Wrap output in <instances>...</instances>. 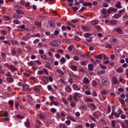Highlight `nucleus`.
Masks as SVG:
<instances>
[{"label":"nucleus","mask_w":128,"mask_h":128,"mask_svg":"<svg viewBox=\"0 0 128 128\" xmlns=\"http://www.w3.org/2000/svg\"><path fill=\"white\" fill-rule=\"evenodd\" d=\"M117 21L115 20H110V23L112 25H116L117 24Z\"/></svg>","instance_id":"nucleus-3"},{"label":"nucleus","mask_w":128,"mask_h":128,"mask_svg":"<svg viewBox=\"0 0 128 128\" xmlns=\"http://www.w3.org/2000/svg\"><path fill=\"white\" fill-rule=\"evenodd\" d=\"M88 69L90 71H92L93 70V68L94 66L93 64H90L88 65Z\"/></svg>","instance_id":"nucleus-7"},{"label":"nucleus","mask_w":128,"mask_h":128,"mask_svg":"<svg viewBox=\"0 0 128 128\" xmlns=\"http://www.w3.org/2000/svg\"><path fill=\"white\" fill-rule=\"evenodd\" d=\"M65 42H64L67 44H69L70 43V40L68 39H66L64 40Z\"/></svg>","instance_id":"nucleus-35"},{"label":"nucleus","mask_w":128,"mask_h":128,"mask_svg":"<svg viewBox=\"0 0 128 128\" xmlns=\"http://www.w3.org/2000/svg\"><path fill=\"white\" fill-rule=\"evenodd\" d=\"M15 105L16 108L17 109L19 106V103L17 101H16L15 102Z\"/></svg>","instance_id":"nucleus-38"},{"label":"nucleus","mask_w":128,"mask_h":128,"mask_svg":"<svg viewBox=\"0 0 128 128\" xmlns=\"http://www.w3.org/2000/svg\"><path fill=\"white\" fill-rule=\"evenodd\" d=\"M13 22L14 23L16 24H18L20 23L19 21L16 20H14L13 21Z\"/></svg>","instance_id":"nucleus-54"},{"label":"nucleus","mask_w":128,"mask_h":128,"mask_svg":"<svg viewBox=\"0 0 128 128\" xmlns=\"http://www.w3.org/2000/svg\"><path fill=\"white\" fill-rule=\"evenodd\" d=\"M104 15H106V9H102L100 11Z\"/></svg>","instance_id":"nucleus-25"},{"label":"nucleus","mask_w":128,"mask_h":128,"mask_svg":"<svg viewBox=\"0 0 128 128\" xmlns=\"http://www.w3.org/2000/svg\"><path fill=\"white\" fill-rule=\"evenodd\" d=\"M70 67L73 70L76 71L77 70V67L76 66L71 65Z\"/></svg>","instance_id":"nucleus-18"},{"label":"nucleus","mask_w":128,"mask_h":128,"mask_svg":"<svg viewBox=\"0 0 128 128\" xmlns=\"http://www.w3.org/2000/svg\"><path fill=\"white\" fill-rule=\"evenodd\" d=\"M73 98H74V100L76 102L78 101V100L77 99V96L75 95L74 94L73 96Z\"/></svg>","instance_id":"nucleus-61"},{"label":"nucleus","mask_w":128,"mask_h":128,"mask_svg":"<svg viewBox=\"0 0 128 128\" xmlns=\"http://www.w3.org/2000/svg\"><path fill=\"white\" fill-rule=\"evenodd\" d=\"M82 28L86 31H90V28L85 26H83L82 27Z\"/></svg>","instance_id":"nucleus-21"},{"label":"nucleus","mask_w":128,"mask_h":128,"mask_svg":"<svg viewBox=\"0 0 128 128\" xmlns=\"http://www.w3.org/2000/svg\"><path fill=\"white\" fill-rule=\"evenodd\" d=\"M74 95L77 97H78L79 98L81 97L82 96V95L81 94L78 93H75Z\"/></svg>","instance_id":"nucleus-40"},{"label":"nucleus","mask_w":128,"mask_h":128,"mask_svg":"<svg viewBox=\"0 0 128 128\" xmlns=\"http://www.w3.org/2000/svg\"><path fill=\"white\" fill-rule=\"evenodd\" d=\"M62 31L67 30L66 28L64 26H63L62 27Z\"/></svg>","instance_id":"nucleus-64"},{"label":"nucleus","mask_w":128,"mask_h":128,"mask_svg":"<svg viewBox=\"0 0 128 128\" xmlns=\"http://www.w3.org/2000/svg\"><path fill=\"white\" fill-rule=\"evenodd\" d=\"M58 42H57L56 40H54L52 41L51 42H50V44L52 46L56 47L58 46Z\"/></svg>","instance_id":"nucleus-2"},{"label":"nucleus","mask_w":128,"mask_h":128,"mask_svg":"<svg viewBox=\"0 0 128 128\" xmlns=\"http://www.w3.org/2000/svg\"><path fill=\"white\" fill-rule=\"evenodd\" d=\"M12 53L14 55L16 54V51L14 49V48H12Z\"/></svg>","instance_id":"nucleus-43"},{"label":"nucleus","mask_w":128,"mask_h":128,"mask_svg":"<svg viewBox=\"0 0 128 128\" xmlns=\"http://www.w3.org/2000/svg\"><path fill=\"white\" fill-rule=\"evenodd\" d=\"M3 114L4 116L6 117H7L8 116V114L7 112H5Z\"/></svg>","instance_id":"nucleus-60"},{"label":"nucleus","mask_w":128,"mask_h":128,"mask_svg":"<svg viewBox=\"0 0 128 128\" xmlns=\"http://www.w3.org/2000/svg\"><path fill=\"white\" fill-rule=\"evenodd\" d=\"M43 80L45 84H47L48 82V79L47 77L45 76L43 78Z\"/></svg>","instance_id":"nucleus-12"},{"label":"nucleus","mask_w":128,"mask_h":128,"mask_svg":"<svg viewBox=\"0 0 128 128\" xmlns=\"http://www.w3.org/2000/svg\"><path fill=\"white\" fill-rule=\"evenodd\" d=\"M83 90L84 92L88 90H89V88L87 86H84L83 87Z\"/></svg>","instance_id":"nucleus-31"},{"label":"nucleus","mask_w":128,"mask_h":128,"mask_svg":"<svg viewBox=\"0 0 128 128\" xmlns=\"http://www.w3.org/2000/svg\"><path fill=\"white\" fill-rule=\"evenodd\" d=\"M56 71L57 72L59 73L62 75H63L64 74V72L63 71L58 69Z\"/></svg>","instance_id":"nucleus-41"},{"label":"nucleus","mask_w":128,"mask_h":128,"mask_svg":"<svg viewBox=\"0 0 128 128\" xmlns=\"http://www.w3.org/2000/svg\"><path fill=\"white\" fill-rule=\"evenodd\" d=\"M6 64L7 65V66L11 70L12 72H14L16 70H17V68H15L12 65H10L9 67L8 66V65Z\"/></svg>","instance_id":"nucleus-4"},{"label":"nucleus","mask_w":128,"mask_h":128,"mask_svg":"<svg viewBox=\"0 0 128 128\" xmlns=\"http://www.w3.org/2000/svg\"><path fill=\"white\" fill-rule=\"evenodd\" d=\"M70 106L74 108L76 106V104L74 102H70Z\"/></svg>","instance_id":"nucleus-49"},{"label":"nucleus","mask_w":128,"mask_h":128,"mask_svg":"<svg viewBox=\"0 0 128 128\" xmlns=\"http://www.w3.org/2000/svg\"><path fill=\"white\" fill-rule=\"evenodd\" d=\"M92 63L96 65V64L98 63H100V61L98 60H96L95 61H94V60H92Z\"/></svg>","instance_id":"nucleus-33"},{"label":"nucleus","mask_w":128,"mask_h":128,"mask_svg":"<svg viewBox=\"0 0 128 128\" xmlns=\"http://www.w3.org/2000/svg\"><path fill=\"white\" fill-rule=\"evenodd\" d=\"M114 30H116L119 34H122L121 30L120 28H115Z\"/></svg>","instance_id":"nucleus-13"},{"label":"nucleus","mask_w":128,"mask_h":128,"mask_svg":"<svg viewBox=\"0 0 128 128\" xmlns=\"http://www.w3.org/2000/svg\"><path fill=\"white\" fill-rule=\"evenodd\" d=\"M9 104L12 106L14 105V102L12 100H10L8 102Z\"/></svg>","instance_id":"nucleus-56"},{"label":"nucleus","mask_w":128,"mask_h":128,"mask_svg":"<svg viewBox=\"0 0 128 128\" xmlns=\"http://www.w3.org/2000/svg\"><path fill=\"white\" fill-rule=\"evenodd\" d=\"M115 6L118 8H122V6L121 5L120 3V2H117L116 4L115 5Z\"/></svg>","instance_id":"nucleus-17"},{"label":"nucleus","mask_w":128,"mask_h":128,"mask_svg":"<svg viewBox=\"0 0 128 128\" xmlns=\"http://www.w3.org/2000/svg\"><path fill=\"white\" fill-rule=\"evenodd\" d=\"M112 126L113 127L112 128H113L116 126L115 123L116 122L115 120H113L112 121Z\"/></svg>","instance_id":"nucleus-36"},{"label":"nucleus","mask_w":128,"mask_h":128,"mask_svg":"<svg viewBox=\"0 0 128 128\" xmlns=\"http://www.w3.org/2000/svg\"><path fill=\"white\" fill-rule=\"evenodd\" d=\"M51 103H53V104L55 106H58L59 105V103L56 101L52 100L51 102Z\"/></svg>","instance_id":"nucleus-32"},{"label":"nucleus","mask_w":128,"mask_h":128,"mask_svg":"<svg viewBox=\"0 0 128 128\" xmlns=\"http://www.w3.org/2000/svg\"><path fill=\"white\" fill-rule=\"evenodd\" d=\"M73 89L76 90H79L80 89V86L79 87L77 85L74 84L72 85Z\"/></svg>","instance_id":"nucleus-5"},{"label":"nucleus","mask_w":128,"mask_h":128,"mask_svg":"<svg viewBox=\"0 0 128 128\" xmlns=\"http://www.w3.org/2000/svg\"><path fill=\"white\" fill-rule=\"evenodd\" d=\"M25 126L27 127H30V124L29 122L27 121L26 122H25Z\"/></svg>","instance_id":"nucleus-53"},{"label":"nucleus","mask_w":128,"mask_h":128,"mask_svg":"<svg viewBox=\"0 0 128 128\" xmlns=\"http://www.w3.org/2000/svg\"><path fill=\"white\" fill-rule=\"evenodd\" d=\"M50 111L54 113L56 112V110L55 108H52L51 109Z\"/></svg>","instance_id":"nucleus-58"},{"label":"nucleus","mask_w":128,"mask_h":128,"mask_svg":"<svg viewBox=\"0 0 128 128\" xmlns=\"http://www.w3.org/2000/svg\"><path fill=\"white\" fill-rule=\"evenodd\" d=\"M92 35L91 34L89 33H86L84 34V36L86 38H88Z\"/></svg>","instance_id":"nucleus-20"},{"label":"nucleus","mask_w":128,"mask_h":128,"mask_svg":"<svg viewBox=\"0 0 128 128\" xmlns=\"http://www.w3.org/2000/svg\"><path fill=\"white\" fill-rule=\"evenodd\" d=\"M100 120L102 122L103 124L105 125H106V122H105L104 120L102 118H101L100 119Z\"/></svg>","instance_id":"nucleus-48"},{"label":"nucleus","mask_w":128,"mask_h":128,"mask_svg":"<svg viewBox=\"0 0 128 128\" xmlns=\"http://www.w3.org/2000/svg\"><path fill=\"white\" fill-rule=\"evenodd\" d=\"M16 12L18 14H24V12L22 11H21L19 10H16Z\"/></svg>","instance_id":"nucleus-34"},{"label":"nucleus","mask_w":128,"mask_h":128,"mask_svg":"<svg viewBox=\"0 0 128 128\" xmlns=\"http://www.w3.org/2000/svg\"><path fill=\"white\" fill-rule=\"evenodd\" d=\"M94 58L96 59H102V56L101 54H100L98 55H95Z\"/></svg>","instance_id":"nucleus-14"},{"label":"nucleus","mask_w":128,"mask_h":128,"mask_svg":"<svg viewBox=\"0 0 128 128\" xmlns=\"http://www.w3.org/2000/svg\"><path fill=\"white\" fill-rule=\"evenodd\" d=\"M34 90L37 92H39L40 91V88L38 86H36L34 87Z\"/></svg>","instance_id":"nucleus-11"},{"label":"nucleus","mask_w":128,"mask_h":128,"mask_svg":"<svg viewBox=\"0 0 128 128\" xmlns=\"http://www.w3.org/2000/svg\"><path fill=\"white\" fill-rule=\"evenodd\" d=\"M66 60L64 57H62L60 60V61L61 63L62 64H64Z\"/></svg>","instance_id":"nucleus-26"},{"label":"nucleus","mask_w":128,"mask_h":128,"mask_svg":"<svg viewBox=\"0 0 128 128\" xmlns=\"http://www.w3.org/2000/svg\"><path fill=\"white\" fill-rule=\"evenodd\" d=\"M55 56L56 57L58 58H60V55L58 54H55Z\"/></svg>","instance_id":"nucleus-59"},{"label":"nucleus","mask_w":128,"mask_h":128,"mask_svg":"<svg viewBox=\"0 0 128 128\" xmlns=\"http://www.w3.org/2000/svg\"><path fill=\"white\" fill-rule=\"evenodd\" d=\"M76 128H83L82 125L77 124L76 126Z\"/></svg>","instance_id":"nucleus-57"},{"label":"nucleus","mask_w":128,"mask_h":128,"mask_svg":"<svg viewBox=\"0 0 128 128\" xmlns=\"http://www.w3.org/2000/svg\"><path fill=\"white\" fill-rule=\"evenodd\" d=\"M83 82L85 84L88 83L89 82V79L87 78H84Z\"/></svg>","instance_id":"nucleus-23"},{"label":"nucleus","mask_w":128,"mask_h":128,"mask_svg":"<svg viewBox=\"0 0 128 128\" xmlns=\"http://www.w3.org/2000/svg\"><path fill=\"white\" fill-rule=\"evenodd\" d=\"M36 126H39L40 124H42L38 120H36Z\"/></svg>","instance_id":"nucleus-51"},{"label":"nucleus","mask_w":128,"mask_h":128,"mask_svg":"<svg viewBox=\"0 0 128 128\" xmlns=\"http://www.w3.org/2000/svg\"><path fill=\"white\" fill-rule=\"evenodd\" d=\"M13 16L14 18L16 19H19L22 17V16L19 15H18L16 14H14Z\"/></svg>","instance_id":"nucleus-9"},{"label":"nucleus","mask_w":128,"mask_h":128,"mask_svg":"<svg viewBox=\"0 0 128 128\" xmlns=\"http://www.w3.org/2000/svg\"><path fill=\"white\" fill-rule=\"evenodd\" d=\"M28 65L30 66H33L35 64L34 62L33 61H31L28 63Z\"/></svg>","instance_id":"nucleus-30"},{"label":"nucleus","mask_w":128,"mask_h":128,"mask_svg":"<svg viewBox=\"0 0 128 128\" xmlns=\"http://www.w3.org/2000/svg\"><path fill=\"white\" fill-rule=\"evenodd\" d=\"M46 61L49 65L51 64L52 63V60L49 58H47L46 59Z\"/></svg>","instance_id":"nucleus-6"},{"label":"nucleus","mask_w":128,"mask_h":128,"mask_svg":"<svg viewBox=\"0 0 128 128\" xmlns=\"http://www.w3.org/2000/svg\"><path fill=\"white\" fill-rule=\"evenodd\" d=\"M74 47V46L73 45H72L70 46L68 48V49L70 51H72V48Z\"/></svg>","instance_id":"nucleus-46"},{"label":"nucleus","mask_w":128,"mask_h":128,"mask_svg":"<svg viewBox=\"0 0 128 128\" xmlns=\"http://www.w3.org/2000/svg\"><path fill=\"white\" fill-rule=\"evenodd\" d=\"M6 80L9 82H12L14 80L13 78L10 77L7 78Z\"/></svg>","instance_id":"nucleus-22"},{"label":"nucleus","mask_w":128,"mask_h":128,"mask_svg":"<svg viewBox=\"0 0 128 128\" xmlns=\"http://www.w3.org/2000/svg\"><path fill=\"white\" fill-rule=\"evenodd\" d=\"M92 86L96 87V86L98 85L97 82L94 80H93L92 82Z\"/></svg>","instance_id":"nucleus-24"},{"label":"nucleus","mask_w":128,"mask_h":128,"mask_svg":"<svg viewBox=\"0 0 128 128\" xmlns=\"http://www.w3.org/2000/svg\"><path fill=\"white\" fill-rule=\"evenodd\" d=\"M83 5L84 6H90L92 5V4L90 2H84L83 3Z\"/></svg>","instance_id":"nucleus-8"},{"label":"nucleus","mask_w":128,"mask_h":128,"mask_svg":"<svg viewBox=\"0 0 128 128\" xmlns=\"http://www.w3.org/2000/svg\"><path fill=\"white\" fill-rule=\"evenodd\" d=\"M120 14H114V16L116 18H118L121 16Z\"/></svg>","instance_id":"nucleus-27"},{"label":"nucleus","mask_w":128,"mask_h":128,"mask_svg":"<svg viewBox=\"0 0 128 128\" xmlns=\"http://www.w3.org/2000/svg\"><path fill=\"white\" fill-rule=\"evenodd\" d=\"M123 70V69L121 67L119 68L118 70H116V72L118 73L122 72Z\"/></svg>","instance_id":"nucleus-29"},{"label":"nucleus","mask_w":128,"mask_h":128,"mask_svg":"<svg viewBox=\"0 0 128 128\" xmlns=\"http://www.w3.org/2000/svg\"><path fill=\"white\" fill-rule=\"evenodd\" d=\"M68 99L69 101L71 102L72 101L73 98L72 96L70 95L69 96V97L68 98Z\"/></svg>","instance_id":"nucleus-45"},{"label":"nucleus","mask_w":128,"mask_h":128,"mask_svg":"<svg viewBox=\"0 0 128 128\" xmlns=\"http://www.w3.org/2000/svg\"><path fill=\"white\" fill-rule=\"evenodd\" d=\"M102 82L103 85L106 86H108L110 84L109 81L107 79H103L102 80Z\"/></svg>","instance_id":"nucleus-1"},{"label":"nucleus","mask_w":128,"mask_h":128,"mask_svg":"<svg viewBox=\"0 0 128 128\" xmlns=\"http://www.w3.org/2000/svg\"><path fill=\"white\" fill-rule=\"evenodd\" d=\"M50 26L52 27H54L55 26V24L51 20H49L48 22Z\"/></svg>","instance_id":"nucleus-15"},{"label":"nucleus","mask_w":128,"mask_h":128,"mask_svg":"<svg viewBox=\"0 0 128 128\" xmlns=\"http://www.w3.org/2000/svg\"><path fill=\"white\" fill-rule=\"evenodd\" d=\"M74 39L75 40L77 41H79L80 40V38L77 36H75L74 38Z\"/></svg>","instance_id":"nucleus-62"},{"label":"nucleus","mask_w":128,"mask_h":128,"mask_svg":"<svg viewBox=\"0 0 128 128\" xmlns=\"http://www.w3.org/2000/svg\"><path fill=\"white\" fill-rule=\"evenodd\" d=\"M73 52L77 54H81L82 53V52L81 51L79 50L78 49H77L76 50L74 49V50Z\"/></svg>","instance_id":"nucleus-19"},{"label":"nucleus","mask_w":128,"mask_h":128,"mask_svg":"<svg viewBox=\"0 0 128 128\" xmlns=\"http://www.w3.org/2000/svg\"><path fill=\"white\" fill-rule=\"evenodd\" d=\"M106 48H112L111 46L109 44H106L105 46Z\"/></svg>","instance_id":"nucleus-47"},{"label":"nucleus","mask_w":128,"mask_h":128,"mask_svg":"<svg viewBox=\"0 0 128 128\" xmlns=\"http://www.w3.org/2000/svg\"><path fill=\"white\" fill-rule=\"evenodd\" d=\"M100 66L102 69H106V67L105 66L102 65L101 64H100Z\"/></svg>","instance_id":"nucleus-50"},{"label":"nucleus","mask_w":128,"mask_h":128,"mask_svg":"<svg viewBox=\"0 0 128 128\" xmlns=\"http://www.w3.org/2000/svg\"><path fill=\"white\" fill-rule=\"evenodd\" d=\"M100 93L102 95H104L105 94H108L106 90H102L100 92Z\"/></svg>","instance_id":"nucleus-16"},{"label":"nucleus","mask_w":128,"mask_h":128,"mask_svg":"<svg viewBox=\"0 0 128 128\" xmlns=\"http://www.w3.org/2000/svg\"><path fill=\"white\" fill-rule=\"evenodd\" d=\"M92 24L93 25H96L97 24L98 22L96 20H93L92 22Z\"/></svg>","instance_id":"nucleus-55"},{"label":"nucleus","mask_w":128,"mask_h":128,"mask_svg":"<svg viewBox=\"0 0 128 128\" xmlns=\"http://www.w3.org/2000/svg\"><path fill=\"white\" fill-rule=\"evenodd\" d=\"M105 72V71L104 70H102L99 72H98V74H104Z\"/></svg>","instance_id":"nucleus-44"},{"label":"nucleus","mask_w":128,"mask_h":128,"mask_svg":"<svg viewBox=\"0 0 128 128\" xmlns=\"http://www.w3.org/2000/svg\"><path fill=\"white\" fill-rule=\"evenodd\" d=\"M3 18L4 20H10V17L9 16H4Z\"/></svg>","instance_id":"nucleus-39"},{"label":"nucleus","mask_w":128,"mask_h":128,"mask_svg":"<svg viewBox=\"0 0 128 128\" xmlns=\"http://www.w3.org/2000/svg\"><path fill=\"white\" fill-rule=\"evenodd\" d=\"M16 116V117L18 118H21L22 119L24 118V116H20L19 114H17Z\"/></svg>","instance_id":"nucleus-52"},{"label":"nucleus","mask_w":128,"mask_h":128,"mask_svg":"<svg viewBox=\"0 0 128 128\" xmlns=\"http://www.w3.org/2000/svg\"><path fill=\"white\" fill-rule=\"evenodd\" d=\"M65 90L66 92H69L71 91V88L69 86H67Z\"/></svg>","instance_id":"nucleus-28"},{"label":"nucleus","mask_w":128,"mask_h":128,"mask_svg":"<svg viewBox=\"0 0 128 128\" xmlns=\"http://www.w3.org/2000/svg\"><path fill=\"white\" fill-rule=\"evenodd\" d=\"M81 64L82 66H86V64L85 62L83 61L81 62Z\"/></svg>","instance_id":"nucleus-63"},{"label":"nucleus","mask_w":128,"mask_h":128,"mask_svg":"<svg viewBox=\"0 0 128 128\" xmlns=\"http://www.w3.org/2000/svg\"><path fill=\"white\" fill-rule=\"evenodd\" d=\"M80 108L81 109L86 110L87 109L88 107L86 105L84 104L83 106H80Z\"/></svg>","instance_id":"nucleus-10"},{"label":"nucleus","mask_w":128,"mask_h":128,"mask_svg":"<svg viewBox=\"0 0 128 128\" xmlns=\"http://www.w3.org/2000/svg\"><path fill=\"white\" fill-rule=\"evenodd\" d=\"M60 126L61 128H66L67 126H66L64 124H60Z\"/></svg>","instance_id":"nucleus-42"},{"label":"nucleus","mask_w":128,"mask_h":128,"mask_svg":"<svg viewBox=\"0 0 128 128\" xmlns=\"http://www.w3.org/2000/svg\"><path fill=\"white\" fill-rule=\"evenodd\" d=\"M72 10L74 12H76L77 10L78 9V8L76 7H73L72 8Z\"/></svg>","instance_id":"nucleus-37"}]
</instances>
